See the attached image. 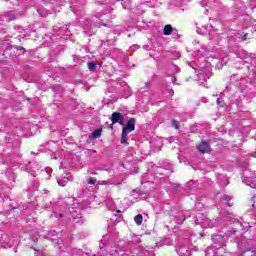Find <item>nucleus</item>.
I'll list each match as a JSON object with an SVG mask.
<instances>
[{
    "instance_id": "nucleus-3",
    "label": "nucleus",
    "mask_w": 256,
    "mask_h": 256,
    "mask_svg": "<svg viewBox=\"0 0 256 256\" xmlns=\"http://www.w3.org/2000/svg\"><path fill=\"white\" fill-rule=\"evenodd\" d=\"M135 131V118L128 120L127 125L122 128L121 143L124 145L127 143V136L129 133Z\"/></svg>"
},
{
    "instance_id": "nucleus-15",
    "label": "nucleus",
    "mask_w": 256,
    "mask_h": 256,
    "mask_svg": "<svg viewBox=\"0 0 256 256\" xmlns=\"http://www.w3.org/2000/svg\"><path fill=\"white\" fill-rule=\"evenodd\" d=\"M246 183H247V185H249L252 189H256V184H253V183H256V179H254V178H247Z\"/></svg>"
},
{
    "instance_id": "nucleus-13",
    "label": "nucleus",
    "mask_w": 256,
    "mask_h": 256,
    "mask_svg": "<svg viewBox=\"0 0 256 256\" xmlns=\"http://www.w3.org/2000/svg\"><path fill=\"white\" fill-rule=\"evenodd\" d=\"M73 256H89V253L83 252L81 249H74L72 252Z\"/></svg>"
},
{
    "instance_id": "nucleus-24",
    "label": "nucleus",
    "mask_w": 256,
    "mask_h": 256,
    "mask_svg": "<svg viewBox=\"0 0 256 256\" xmlns=\"http://www.w3.org/2000/svg\"><path fill=\"white\" fill-rule=\"evenodd\" d=\"M97 185H113V183L107 181H99L97 182Z\"/></svg>"
},
{
    "instance_id": "nucleus-41",
    "label": "nucleus",
    "mask_w": 256,
    "mask_h": 256,
    "mask_svg": "<svg viewBox=\"0 0 256 256\" xmlns=\"http://www.w3.org/2000/svg\"><path fill=\"white\" fill-rule=\"evenodd\" d=\"M228 206L231 207V203L228 202Z\"/></svg>"
},
{
    "instance_id": "nucleus-12",
    "label": "nucleus",
    "mask_w": 256,
    "mask_h": 256,
    "mask_svg": "<svg viewBox=\"0 0 256 256\" xmlns=\"http://www.w3.org/2000/svg\"><path fill=\"white\" fill-rule=\"evenodd\" d=\"M97 17L101 18V25L103 27H113V23H111V22H108V23L107 22H103V21H105V19H107L109 17V15H103V16L98 15Z\"/></svg>"
},
{
    "instance_id": "nucleus-25",
    "label": "nucleus",
    "mask_w": 256,
    "mask_h": 256,
    "mask_svg": "<svg viewBox=\"0 0 256 256\" xmlns=\"http://www.w3.org/2000/svg\"><path fill=\"white\" fill-rule=\"evenodd\" d=\"M172 125H173V127H175V129H179V122L178 121L173 120Z\"/></svg>"
},
{
    "instance_id": "nucleus-27",
    "label": "nucleus",
    "mask_w": 256,
    "mask_h": 256,
    "mask_svg": "<svg viewBox=\"0 0 256 256\" xmlns=\"http://www.w3.org/2000/svg\"><path fill=\"white\" fill-rule=\"evenodd\" d=\"M166 171H171V173L173 172V166H171V164L168 165V167L166 168Z\"/></svg>"
},
{
    "instance_id": "nucleus-39",
    "label": "nucleus",
    "mask_w": 256,
    "mask_h": 256,
    "mask_svg": "<svg viewBox=\"0 0 256 256\" xmlns=\"http://www.w3.org/2000/svg\"><path fill=\"white\" fill-rule=\"evenodd\" d=\"M230 256H241V255H239V254H230Z\"/></svg>"
},
{
    "instance_id": "nucleus-5",
    "label": "nucleus",
    "mask_w": 256,
    "mask_h": 256,
    "mask_svg": "<svg viewBox=\"0 0 256 256\" xmlns=\"http://www.w3.org/2000/svg\"><path fill=\"white\" fill-rule=\"evenodd\" d=\"M224 219H226V221H228V223H233V222L236 223V225L241 227V231H249V227H251L249 222H239V221L233 219V214H231V213H228L226 216H224Z\"/></svg>"
},
{
    "instance_id": "nucleus-4",
    "label": "nucleus",
    "mask_w": 256,
    "mask_h": 256,
    "mask_svg": "<svg viewBox=\"0 0 256 256\" xmlns=\"http://www.w3.org/2000/svg\"><path fill=\"white\" fill-rule=\"evenodd\" d=\"M228 41L241 43V41H247V33L239 32L237 30H230L228 32Z\"/></svg>"
},
{
    "instance_id": "nucleus-6",
    "label": "nucleus",
    "mask_w": 256,
    "mask_h": 256,
    "mask_svg": "<svg viewBox=\"0 0 256 256\" xmlns=\"http://www.w3.org/2000/svg\"><path fill=\"white\" fill-rule=\"evenodd\" d=\"M69 213L72 216L74 223H83V216H81V212L79 209H75V207L68 208Z\"/></svg>"
},
{
    "instance_id": "nucleus-43",
    "label": "nucleus",
    "mask_w": 256,
    "mask_h": 256,
    "mask_svg": "<svg viewBox=\"0 0 256 256\" xmlns=\"http://www.w3.org/2000/svg\"><path fill=\"white\" fill-rule=\"evenodd\" d=\"M229 182L226 183V185L228 184Z\"/></svg>"
},
{
    "instance_id": "nucleus-35",
    "label": "nucleus",
    "mask_w": 256,
    "mask_h": 256,
    "mask_svg": "<svg viewBox=\"0 0 256 256\" xmlns=\"http://www.w3.org/2000/svg\"><path fill=\"white\" fill-rule=\"evenodd\" d=\"M158 173H163V168H160V169L158 170Z\"/></svg>"
},
{
    "instance_id": "nucleus-8",
    "label": "nucleus",
    "mask_w": 256,
    "mask_h": 256,
    "mask_svg": "<svg viewBox=\"0 0 256 256\" xmlns=\"http://www.w3.org/2000/svg\"><path fill=\"white\" fill-rule=\"evenodd\" d=\"M73 179V175L71 173H66L62 179H58L57 183L60 187H65L69 181Z\"/></svg>"
},
{
    "instance_id": "nucleus-16",
    "label": "nucleus",
    "mask_w": 256,
    "mask_h": 256,
    "mask_svg": "<svg viewBox=\"0 0 256 256\" xmlns=\"http://www.w3.org/2000/svg\"><path fill=\"white\" fill-rule=\"evenodd\" d=\"M134 221L136 223V225H142L143 223V215L138 214L134 217Z\"/></svg>"
},
{
    "instance_id": "nucleus-30",
    "label": "nucleus",
    "mask_w": 256,
    "mask_h": 256,
    "mask_svg": "<svg viewBox=\"0 0 256 256\" xmlns=\"http://www.w3.org/2000/svg\"><path fill=\"white\" fill-rule=\"evenodd\" d=\"M38 13H40L41 17H47V13H42L41 10H38Z\"/></svg>"
},
{
    "instance_id": "nucleus-7",
    "label": "nucleus",
    "mask_w": 256,
    "mask_h": 256,
    "mask_svg": "<svg viewBox=\"0 0 256 256\" xmlns=\"http://www.w3.org/2000/svg\"><path fill=\"white\" fill-rule=\"evenodd\" d=\"M27 173H30L32 177H35L36 171H39V164L37 162H30L26 165Z\"/></svg>"
},
{
    "instance_id": "nucleus-14",
    "label": "nucleus",
    "mask_w": 256,
    "mask_h": 256,
    "mask_svg": "<svg viewBox=\"0 0 256 256\" xmlns=\"http://www.w3.org/2000/svg\"><path fill=\"white\" fill-rule=\"evenodd\" d=\"M164 35H171L173 33V27L171 25H166L163 30Z\"/></svg>"
},
{
    "instance_id": "nucleus-32",
    "label": "nucleus",
    "mask_w": 256,
    "mask_h": 256,
    "mask_svg": "<svg viewBox=\"0 0 256 256\" xmlns=\"http://www.w3.org/2000/svg\"><path fill=\"white\" fill-rule=\"evenodd\" d=\"M16 49H17L18 51H25V48H23V47H21V46H18Z\"/></svg>"
},
{
    "instance_id": "nucleus-29",
    "label": "nucleus",
    "mask_w": 256,
    "mask_h": 256,
    "mask_svg": "<svg viewBox=\"0 0 256 256\" xmlns=\"http://www.w3.org/2000/svg\"><path fill=\"white\" fill-rule=\"evenodd\" d=\"M223 199H224V201H231V197H230V196H227V195H225V196L223 197Z\"/></svg>"
},
{
    "instance_id": "nucleus-1",
    "label": "nucleus",
    "mask_w": 256,
    "mask_h": 256,
    "mask_svg": "<svg viewBox=\"0 0 256 256\" xmlns=\"http://www.w3.org/2000/svg\"><path fill=\"white\" fill-rule=\"evenodd\" d=\"M206 66L200 67L198 70V79L200 83H205L207 79H210L211 77V67L216 65V67L219 69V59L213 58V57H207Z\"/></svg>"
},
{
    "instance_id": "nucleus-21",
    "label": "nucleus",
    "mask_w": 256,
    "mask_h": 256,
    "mask_svg": "<svg viewBox=\"0 0 256 256\" xmlns=\"http://www.w3.org/2000/svg\"><path fill=\"white\" fill-rule=\"evenodd\" d=\"M96 68H97V65L95 63H93V62L88 63L89 71H95Z\"/></svg>"
},
{
    "instance_id": "nucleus-10",
    "label": "nucleus",
    "mask_w": 256,
    "mask_h": 256,
    "mask_svg": "<svg viewBox=\"0 0 256 256\" xmlns=\"http://www.w3.org/2000/svg\"><path fill=\"white\" fill-rule=\"evenodd\" d=\"M198 151L200 153H207L209 151V143L202 141L201 144L198 146Z\"/></svg>"
},
{
    "instance_id": "nucleus-18",
    "label": "nucleus",
    "mask_w": 256,
    "mask_h": 256,
    "mask_svg": "<svg viewBox=\"0 0 256 256\" xmlns=\"http://www.w3.org/2000/svg\"><path fill=\"white\" fill-rule=\"evenodd\" d=\"M92 137H94V139H99V137H101V129L94 130L92 133Z\"/></svg>"
},
{
    "instance_id": "nucleus-11",
    "label": "nucleus",
    "mask_w": 256,
    "mask_h": 256,
    "mask_svg": "<svg viewBox=\"0 0 256 256\" xmlns=\"http://www.w3.org/2000/svg\"><path fill=\"white\" fill-rule=\"evenodd\" d=\"M122 117H123L122 113L114 112L111 117L112 124L115 125V123H117L118 121H121Z\"/></svg>"
},
{
    "instance_id": "nucleus-23",
    "label": "nucleus",
    "mask_w": 256,
    "mask_h": 256,
    "mask_svg": "<svg viewBox=\"0 0 256 256\" xmlns=\"http://www.w3.org/2000/svg\"><path fill=\"white\" fill-rule=\"evenodd\" d=\"M97 183V179L96 178H90L88 180V185H95Z\"/></svg>"
},
{
    "instance_id": "nucleus-9",
    "label": "nucleus",
    "mask_w": 256,
    "mask_h": 256,
    "mask_svg": "<svg viewBox=\"0 0 256 256\" xmlns=\"http://www.w3.org/2000/svg\"><path fill=\"white\" fill-rule=\"evenodd\" d=\"M193 251H197V249L189 250L187 246H182L177 249L178 255H181V256H191V253H193Z\"/></svg>"
},
{
    "instance_id": "nucleus-38",
    "label": "nucleus",
    "mask_w": 256,
    "mask_h": 256,
    "mask_svg": "<svg viewBox=\"0 0 256 256\" xmlns=\"http://www.w3.org/2000/svg\"><path fill=\"white\" fill-rule=\"evenodd\" d=\"M58 217L61 219V217H63V213H60Z\"/></svg>"
},
{
    "instance_id": "nucleus-19",
    "label": "nucleus",
    "mask_w": 256,
    "mask_h": 256,
    "mask_svg": "<svg viewBox=\"0 0 256 256\" xmlns=\"http://www.w3.org/2000/svg\"><path fill=\"white\" fill-rule=\"evenodd\" d=\"M121 5L123 6L124 9H130L131 8V3L129 0H122Z\"/></svg>"
},
{
    "instance_id": "nucleus-28",
    "label": "nucleus",
    "mask_w": 256,
    "mask_h": 256,
    "mask_svg": "<svg viewBox=\"0 0 256 256\" xmlns=\"http://www.w3.org/2000/svg\"><path fill=\"white\" fill-rule=\"evenodd\" d=\"M22 33V36L23 37H29V32H26L25 30H24V32H21Z\"/></svg>"
},
{
    "instance_id": "nucleus-2",
    "label": "nucleus",
    "mask_w": 256,
    "mask_h": 256,
    "mask_svg": "<svg viewBox=\"0 0 256 256\" xmlns=\"http://www.w3.org/2000/svg\"><path fill=\"white\" fill-rule=\"evenodd\" d=\"M113 245H115V242L111 240V237H109V235H104L100 240V251L98 252L99 255H115L117 250H115V246Z\"/></svg>"
},
{
    "instance_id": "nucleus-37",
    "label": "nucleus",
    "mask_w": 256,
    "mask_h": 256,
    "mask_svg": "<svg viewBox=\"0 0 256 256\" xmlns=\"http://www.w3.org/2000/svg\"><path fill=\"white\" fill-rule=\"evenodd\" d=\"M239 58L240 59H245V56L240 55Z\"/></svg>"
},
{
    "instance_id": "nucleus-22",
    "label": "nucleus",
    "mask_w": 256,
    "mask_h": 256,
    "mask_svg": "<svg viewBox=\"0 0 256 256\" xmlns=\"http://www.w3.org/2000/svg\"><path fill=\"white\" fill-rule=\"evenodd\" d=\"M219 239H223V237L221 235H213L212 236V241H214V243H217V241H219Z\"/></svg>"
},
{
    "instance_id": "nucleus-20",
    "label": "nucleus",
    "mask_w": 256,
    "mask_h": 256,
    "mask_svg": "<svg viewBox=\"0 0 256 256\" xmlns=\"http://www.w3.org/2000/svg\"><path fill=\"white\" fill-rule=\"evenodd\" d=\"M196 223H198V225H201V223H208L209 227H213V225L209 224V223H211V220H209L207 218L204 221H201V220H199V217H197Z\"/></svg>"
},
{
    "instance_id": "nucleus-42",
    "label": "nucleus",
    "mask_w": 256,
    "mask_h": 256,
    "mask_svg": "<svg viewBox=\"0 0 256 256\" xmlns=\"http://www.w3.org/2000/svg\"><path fill=\"white\" fill-rule=\"evenodd\" d=\"M54 159H57V157H54Z\"/></svg>"
},
{
    "instance_id": "nucleus-33",
    "label": "nucleus",
    "mask_w": 256,
    "mask_h": 256,
    "mask_svg": "<svg viewBox=\"0 0 256 256\" xmlns=\"http://www.w3.org/2000/svg\"><path fill=\"white\" fill-rule=\"evenodd\" d=\"M118 123H119L120 125H124L123 117L120 119V121H118Z\"/></svg>"
},
{
    "instance_id": "nucleus-34",
    "label": "nucleus",
    "mask_w": 256,
    "mask_h": 256,
    "mask_svg": "<svg viewBox=\"0 0 256 256\" xmlns=\"http://www.w3.org/2000/svg\"><path fill=\"white\" fill-rule=\"evenodd\" d=\"M34 187H35V189H38L39 188V184L38 183H34Z\"/></svg>"
},
{
    "instance_id": "nucleus-26",
    "label": "nucleus",
    "mask_w": 256,
    "mask_h": 256,
    "mask_svg": "<svg viewBox=\"0 0 256 256\" xmlns=\"http://www.w3.org/2000/svg\"><path fill=\"white\" fill-rule=\"evenodd\" d=\"M217 105H219L220 107H223V99L217 98Z\"/></svg>"
},
{
    "instance_id": "nucleus-40",
    "label": "nucleus",
    "mask_w": 256,
    "mask_h": 256,
    "mask_svg": "<svg viewBox=\"0 0 256 256\" xmlns=\"http://www.w3.org/2000/svg\"><path fill=\"white\" fill-rule=\"evenodd\" d=\"M252 156H253V157H256V152L252 153Z\"/></svg>"
},
{
    "instance_id": "nucleus-17",
    "label": "nucleus",
    "mask_w": 256,
    "mask_h": 256,
    "mask_svg": "<svg viewBox=\"0 0 256 256\" xmlns=\"http://www.w3.org/2000/svg\"><path fill=\"white\" fill-rule=\"evenodd\" d=\"M5 19L9 23V21H13V19H15V14L13 12H7Z\"/></svg>"
},
{
    "instance_id": "nucleus-31",
    "label": "nucleus",
    "mask_w": 256,
    "mask_h": 256,
    "mask_svg": "<svg viewBox=\"0 0 256 256\" xmlns=\"http://www.w3.org/2000/svg\"><path fill=\"white\" fill-rule=\"evenodd\" d=\"M172 83H173L174 85H177V78H176V77H172Z\"/></svg>"
},
{
    "instance_id": "nucleus-36",
    "label": "nucleus",
    "mask_w": 256,
    "mask_h": 256,
    "mask_svg": "<svg viewBox=\"0 0 256 256\" xmlns=\"http://www.w3.org/2000/svg\"><path fill=\"white\" fill-rule=\"evenodd\" d=\"M96 27H101V23H96Z\"/></svg>"
}]
</instances>
